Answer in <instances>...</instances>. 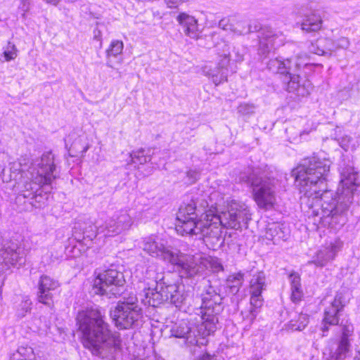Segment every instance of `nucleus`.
Segmentation results:
<instances>
[{
  "mask_svg": "<svg viewBox=\"0 0 360 360\" xmlns=\"http://www.w3.org/2000/svg\"><path fill=\"white\" fill-rule=\"evenodd\" d=\"M124 44L120 40H112L106 50V65L113 68V58L119 57L123 51Z\"/></svg>",
  "mask_w": 360,
  "mask_h": 360,
  "instance_id": "26",
  "label": "nucleus"
},
{
  "mask_svg": "<svg viewBox=\"0 0 360 360\" xmlns=\"http://www.w3.org/2000/svg\"><path fill=\"white\" fill-rule=\"evenodd\" d=\"M189 184L195 183L200 176V173L195 169H191L187 172L186 175Z\"/></svg>",
  "mask_w": 360,
  "mask_h": 360,
  "instance_id": "38",
  "label": "nucleus"
},
{
  "mask_svg": "<svg viewBox=\"0 0 360 360\" xmlns=\"http://www.w3.org/2000/svg\"><path fill=\"white\" fill-rule=\"evenodd\" d=\"M266 282L264 272L259 271L252 275L250 281L249 292L250 295V308L248 311L243 312V319L250 326L263 305L262 292L266 290Z\"/></svg>",
  "mask_w": 360,
  "mask_h": 360,
  "instance_id": "12",
  "label": "nucleus"
},
{
  "mask_svg": "<svg viewBox=\"0 0 360 360\" xmlns=\"http://www.w3.org/2000/svg\"><path fill=\"white\" fill-rule=\"evenodd\" d=\"M328 304L324 310L322 330L323 333L328 330V325H338L339 316L345 307L342 293H337L334 298L328 302Z\"/></svg>",
  "mask_w": 360,
  "mask_h": 360,
  "instance_id": "16",
  "label": "nucleus"
},
{
  "mask_svg": "<svg viewBox=\"0 0 360 360\" xmlns=\"http://www.w3.org/2000/svg\"><path fill=\"white\" fill-rule=\"evenodd\" d=\"M330 161L312 156L302 160L292 171L295 184L303 194L302 204L309 210V217H314V224H331L345 223L342 214L352 203L353 197L360 195V180L358 171L352 166H346L340 172V181L336 192L327 190L326 177Z\"/></svg>",
  "mask_w": 360,
  "mask_h": 360,
  "instance_id": "1",
  "label": "nucleus"
},
{
  "mask_svg": "<svg viewBox=\"0 0 360 360\" xmlns=\"http://www.w3.org/2000/svg\"><path fill=\"white\" fill-rule=\"evenodd\" d=\"M322 20L319 15L311 14L305 17L302 23V30L307 32H316L321 27Z\"/></svg>",
  "mask_w": 360,
  "mask_h": 360,
  "instance_id": "29",
  "label": "nucleus"
},
{
  "mask_svg": "<svg viewBox=\"0 0 360 360\" xmlns=\"http://www.w3.org/2000/svg\"><path fill=\"white\" fill-rule=\"evenodd\" d=\"M177 21L184 29V32L188 37L197 39L200 31L198 28L197 20L185 13H181L177 16Z\"/></svg>",
  "mask_w": 360,
  "mask_h": 360,
  "instance_id": "21",
  "label": "nucleus"
},
{
  "mask_svg": "<svg viewBox=\"0 0 360 360\" xmlns=\"http://www.w3.org/2000/svg\"><path fill=\"white\" fill-rule=\"evenodd\" d=\"M229 49L230 46L226 44H223L222 49L219 47V56L220 57H223V59L219 63L218 66L212 69L209 66L205 65L202 69L203 73L206 76L210 77L215 85H219V84L226 81V66L229 64V58L231 57Z\"/></svg>",
  "mask_w": 360,
  "mask_h": 360,
  "instance_id": "15",
  "label": "nucleus"
},
{
  "mask_svg": "<svg viewBox=\"0 0 360 360\" xmlns=\"http://www.w3.org/2000/svg\"><path fill=\"white\" fill-rule=\"evenodd\" d=\"M351 353L350 341L340 340L337 348L331 352L328 360H345Z\"/></svg>",
  "mask_w": 360,
  "mask_h": 360,
  "instance_id": "25",
  "label": "nucleus"
},
{
  "mask_svg": "<svg viewBox=\"0 0 360 360\" xmlns=\"http://www.w3.org/2000/svg\"><path fill=\"white\" fill-rule=\"evenodd\" d=\"M137 300L136 297H129L126 301L118 302L111 312L115 324L120 329H128L139 325L143 315Z\"/></svg>",
  "mask_w": 360,
  "mask_h": 360,
  "instance_id": "11",
  "label": "nucleus"
},
{
  "mask_svg": "<svg viewBox=\"0 0 360 360\" xmlns=\"http://www.w3.org/2000/svg\"><path fill=\"white\" fill-rule=\"evenodd\" d=\"M240 180L250 184L254 200L260 208L269 209L274 206L276 199L274 179L255 170L249 175L241 174Z\"/></svg>",
  "mask_w": 360,
  "mask_h": 360,
  "instance_id": "8",
  "label": "nucleus"
},
{
  "mask_svg": "<svg viewBox=\"0 0 360 360\" xmlns=\"http://www.w3.org/2000/svg\"><path fill=\"white\" fill-rule=\"evenodd\" d=\"M208 202L210 209L197 219V206L194 201L181 205L176 214V231L181 235H200L205 243H216L221 238L222 227L239 229L242 224H246L251 219V213L248 207L235 200H227L224 210L218 211L219 205L223 198L218 191L209 193Z\"/></svg>",
  "mask_w": 360,
  "mask_h": 360,
  "instance_id": "2",
  "label": "nucleus"
},
{
  "mask_svg": "<svg viewBox=\"0 0 360 360\" xmlns=\"http://www.w3.org/2000/svg\"><path fill=\"white\" fill-rule=\"evenodd\" d=\"M85 250L83 248L82 245L80 242L76 245H68L65 248V253L68 257L71 258H77L80 257Z\"/></svg>",
  "mask_w": 360,
  "mask_h": 360,
  "instance_id": "34",
  "label": "nucleus"
},
{
  "mask_svg": "<svg viewBox=\"0 0 360 360\" xmlns=\"http://www.w3.org/2000/svg\"><path fill=\"white\" fill-rule=\"evenodd\" d=\"M65 142L70 155L72 157L77 156L79 154L83 155L89 148L85 137L79 136L75 132L70 134L65 139Z\"/></svg>",
  "mask_w": 360,
  "mask_h": 360,
  "instance_id": "19",
  "label": "nucleus"
},
{
  "mask_svg": "<svg viewBox=\"0 0 360 360\" xmlns=\"http://www.w3.org/2000/svg\"><path fill=\"white\" fill-rule=\"evenodd\" d=\"M129 157L130 162L128 163V165H134V168H139L140 165H142L146 163L148 161L151 160V158L143 150L133 151L130 154Z\"/></svg>",
  "mask_w": 360,
  "mask_h": 360,
  "instance_id": "32",
  "label": "nucleus"
},
{
  "mask_svg": "<svg viewBox=\"0 0 360 360\" xmlns=\"http://www.w3.org/2000/svg\"><path fill=\"white\" fill-rule=\"evenodd\" d=\"M267 67L270 71L283 77V82L286 83V90L295 94L298 96H306L309 94L311 84L309 81H302L299 75L292 73V58L284 59L282 57L271 59Z\"/></svg>",
  "mask_w": 360,
  "mask_h": 360,
  "instance_id": "9",
  "label": "nucleus"
},
{
  "mask_svg": "<svg viewBox=\"0 0 360 360\" xmlns=\"http://www.w3.org/2000/svg\"><path fill=\"white\" fill-rule=\"evenodd\" d=\"M309 50L317 55H331L337 50L335 42L330 39H319L316 44H311Z\"/></svg>",
  "mask_w": 360,
  "mask_h": 360,
  "instance_id": "24",
  "label": "nucleus"
},
{
  "mask_svg": "<svg viewBox=\"0 0 360 360\" xmlns=\"http://www.w3.org/2000/svg\"><path fill=\"white\" fill-rule=\"evenodd\" d=\"M25 352L24 356L26 355L27 357L24 359V360H36L35 355L33 352V349L31 347L24 348Z\"/></svg>",
  "mask_w": 360,
  "mask_h": 360,
  "instance_id": "42",
  "label": "nucleus"
},
{
  "mask_svg": "<svg viewBox=\"0 0 360 360\" xmlns=\"http://www.w3.org/2000/svg\"><path fill=\"white\" fill-rule=\"evenodd\" d=\"M219 25L224 30L230 31L236 35L246 34L252 32L251 26L247 21L238 20L235 17L221 20Z\"/></svg>",
  "mask_w": 360,
  "mask_h": 360,
  "instance_id": "20",
  "label": "nucleus"
},
{
  "mask_svg": "<svg viewBox=\"0 0 360 360\" xmlns=\"http://www.w3.org/2000/svg\"><path fill=\"white\" fill-rule=\"evenodd\" d=\"M340 146L345 151H353L359 146V141L350 136L345 135L341 137L335 136Z\"/></svg>",
  "mask_w": 360,
  "mask_h": 360,
  "instance_id": "31",
  "label": "nucleus"
},
{
  "mask_svg": "<svg viewBox=\"0 0 360 360\" xmlns=\"http://www.w3.org/2000/svg\"><path fill=\"white\" fill-rule=\"evenodd\" d=\"M20 356V354L18 352L16 354H13L11 360H19L18 356Z\"/></svg>",
  "mask_w": 360,
  "mask_h": 360,
  "instance_id": "44",
  "label": "nucleus"
},
{
  "mask_svg": "<svg viewBox=\"0 0 360 360\" xmlns=\"http://www.w3.org/2000/svg\"><path fill=\"white\" fill-rule=\"evenodd\" d=\"M337 50L339 49H346L349 46V41L346 37H341L335 42Z\"/></svg>",
  "mask_w": 360,
  "mask_h": 360,
  "instance_id": "39",
  "label": "nucleus"
},
{
  "mask_svg": "<svg viewBox=\"0 0 360 360\" xmlns=\"http://www.w3.org/2000/svg\"><path fill=\"white\" fill-rule=\"evenodd\" d=\"M31 304V302H28V300H24V309L28 307Z\"/></svg>",
  "mask_w": 360,
  "mask_h": 360,
  "instance_id": "45",
  "label": "nucleus"
},
{
  "mask_svg": "<svg viewBox=\"0 0 360 360\" xmlns=\"http://www.w3.org/2000/svg\"><path fill=\"white\" fill-rule=\"evenodd\" d=\"M342 246L340 240L331 242L329 245L321 247L313 256L309 264H314L317 267H323L332 262Z\"/></svg>",
  "mask_w": 360,
  "mask_h": 360,
  "instance_id": "17",
  "label": "nucleus"
},
{
  "mask_svg": "<svg viewBox=\"0 0 360 360\" xmlns=\"http://www.w3.org/2000/svg\"><path fill=\"white\" fill-rule=\"evenodd\" d=\"M308 323V316L306 314H295L293 318L285 324V329L291 331L302 330Z\"/></svg>",
  "mask_w": 360,
  "mask_h": 360,
  "instance_id": "28",
  "label": "nucleus"
},
{
  "mask_svg": "<svg viewBox=\"0 0 360 360\" xmlns=\"http://www.w3.org/2000/svg\"><path fill=\"white\" fill-rule=\"evenodd\" d=\"M184 0H165V2L169 8H176L184 2Z\"/></svg>",
  "mask_w": 360,
  "mask_h": 360,
  "instance_id": "43",
  "label": "nucleus"
},
{
  "mask_svg": "<svg viewBox=\"0 0 360 360\" xmlns=\"http://www.w3.org/2000/svg\"><path fill=\"white\" fill-rule=\"evenodd\" d=\"M77 321L84 347L103 359H115L121 349L120 337L109 329L108 324L97 309L79 311Z\"/></svg>",
  "mask_w": 360,
  "mask_h": 360,
  "instance_id": "3",
  "label": "nucleus"
},
{
  "mask_svg": "<svg viewBox=\"0 0 360 360\" xmlns=\"http://www.w3.org/2000/svg\"><path fill=\"white\" fill-rule=\"evenodd\" d=\"M25 165H27L25 176L30 182L24 184V198L37 197L35 194L41 188H51L53 181L58 177L54 155L51 151L38 158L27 159Z\"/></svg>",
  "mask_w": 360,
  "mask_h": 360,
  "instance_id": "6",
  "label": "nucleus"
},
{
  "mask_svg": "<svg viewBox=\"0 0 360 360\" xmlns=\"http://www.w3.org/2000/svg\"><path fill=\"white\" fill-rule=\"evenodd\" d=\"M125 284L122 272L115 269H108L97 274L94 281L95 292L99 295L117 296Z\"/></svg>",
  "mask_w": 360,
  "mask_h": 360,
  "instance_id": "13",
  "label": "nucleus"
},
{
  "mask_svg": "<svg viewBox=\"0 0 360 360\" xmlns=\"http://www.w3.org/2000/svg\"><path fill=\"white\" fill-rule=\"evenodd\" d=\"M60 286L58 281L49 276L43 275L38 283L37 300L40 303L51 306L53 304V292Z\"/></svg>",
  "mask_w": 360,
  "mask_h": 360,
  "instance_id": "18",
  "label": "nucleus"
},
{
  "mask_svg": "<svg viewBox=\"0 0 360 360\" xmlns=\"http://www.w3.org/2000/svg\"><path fill=\"white\" fill-rule=\"evenodd\" d=\"M244 281V274L242 272H237L229 275L226 281V286L229 288L233 294L237 293Z\"/></svg>",
  "mask_w": 360,
  "mask_h": 360,
  "instance_id": "30",
  "label": "nucleus"
},
{
  "mask_svg": "<svg viewBox=\"0 0 360 360\" xmlns=\"http://www.w3.org/2000/svg\"><path fill=\"white\" fill-rule=\"evenodd\" d=\"M338 130V131H340L339 127H337V129H336V131H337Z\"/></svg>",
  "mask_w": 360,
  "mask_h": 360,
  "instance_id": "46",
  "label": "nucleus"
},
{
  "mask_svg": "<svg viewBox=\"0 0 360 360\" xmlns=\"http://www.w3.org/2000/svg\"><path fill=\"white\" fill-rule=\"evenodd\" d=\"M224 44H226L230 46L229 51L231 53V57L229 58V60L231 58H233V60H234L236 62H240L243 60V56H244L243 49L240 47H236V46H231V44H229V43H227L226 41H223L221 44H219L218 45H217V50L218 52H219V47H220L221 49H222V46Z\"/></svg>",
  "mask_w": 360,
  "mask_h": 360,
  "instance_id": "33",
  "label": "nucleus"
},
{
  "mask_svg": "<svg viewBox=\"0 0 360 360\" xmlns=\"http://www.w3.org/2000/svg\"><path fill=\"white\" fill-rule=\"evenodd\" d=\"M177 21L184 29V32L188 37L197 39L200 31L198 28L197 20L185 13H181L177 16Z\"/></svg>",
  "mask_w": 360,
  "mask_h": 360,
  "instance_id": "22",
  "label": "nucleus"
},
{
  "mask_svg": "<svg viewBox=\"0 0 360 360\" xmlns=\"http://www.w3.org/2000/svg\"><path fill=\"white\" fill-rule=\"evenodd\" d=\"M291 286V300L294 302H300L303 296L299 274L292 272L289 276Z\"/></svg>",
  "mask_w": 360,
  "mask_h": 360,
  "instance_id": "27",
  "label": "nucleus"
},
{
  "mask_svg": "<svg viewBox=\"0 0 360 360\" xmlns=\"http://www.w3.org/2000/svg\"><path fill=\"white\" fill-rule=\"evenodd\" d=\"M222 298L213 287L210 286L202 295L201 323L196 325L188 320L176 323L170 329L172 336L184 340L188 347L206 344V338L216 330L217 314L221 311Z\"/></svg>",
  "mask_w": 360,
  "mask_h": 360,
  "instance_id": "5",
  "label": "nucleus"
},
{
  "mask_svg": "<svg viewBox=\"0 0 360 360\" xmlns=\"http://www.w3.org/2000/svg\"><path fill=\"white\" fill-rule=\"evenodd\" d=\"M4 55L6 61H9L13 59L16 56L15 51L14 50V46L11 47V50H9L8 49L7 50L4 51Z\"/></svg>",
  "mask_w": 360,
  "mask_h": 360,
  "instance_id": "41",
  "label": "nucleus"
},
{
  "mask_svg": "<svg viewBox=\"0 0 360 360\" xmlns=\"http://www.w3.org/2000/svg\"><path fill=\"white\" fill-rule=\"evenodd\" d=\"M307 58L305 56L304 58L297 57V60L293 62L295 69L299 70L302 67L307 66L309 63L307 62Z\"/></svg>",
  "mask_w": 360,
  "mask_h": 360,
  "instance_id": "40",
  "label": "nucleus"
},
{
  "mask_svg": "<svg viewBox=\"0 0 360 360\" xmlns=\"http://www.w3.org/2000/svg\"><path fill=\"white\" fill-rule=\"evenodd\" d=\"M159 291L153 288H148L144 294H139L140 300L145 304L153 307H157L162 302H169L176 307H180L184 302L185 297L181 292V286L176 284L166 285L160 283L157 285Z\"/></svg>",
  "mask_w": 360,
  "mask_h": 360,
  "instance_id": "10",
  "label": "nucleus"
},
{
  "mask_svg": "<svg viewBox=\"0 0 360 360\" xmlns=\"http://www.w3.org/2000/svg\"><path fill=\"white\" fill-rule=\"evenodd\" d=\"M258 53L266 56L270 51L284 44L285 37L280 31L269 27H264L259 35Z\"/></svg>",
  "mask_w": 360,
  "mask_h": 360,
  "instance_id": "14",
  "label": "nucleus"
},
{
  "mask_svg": "<svg viewBox=\"0 0 360 360\" xmlns=\"http://www.w3.org/2000/svg\"><path fill=\"white\" fill-rule=\"evenodd\" d=\"M290 235L288 229L283 224L273 223L266 228L264 238L276 243L280 240H285Z\"/></svg>",
  "mask_w": 360,
  "mask_h": 360,
  "instance_id": "23",
  "label": "nucleus"
},
{
  "mask_svg": "<svg viewBox=\"0 0 360 360\" xmlns=\"http://www.w3.org/2000/svg\"><path fill=\"white\" fill-rule=\"evenodd\" d=\"M140 247L149 255L176 265L183 276H207L224 270L218 258L174 252L166 245L165 240L158 236L142 238Z\"/></svg>",
  "mask_w": 360,
  "mask_h": 360,
  "instance_id": "4",
  "label": "nucleus"
},
{
  "mask_svg": "<svg viewBox=\"0 0 360 360\" xmlns=\"http://www.w3.org/2000/svg\"><path fill=\"white\" fill-rule=\"evenodd\" d=\"M354 328L352 325L346 324L342 326V335L340 340L349 341V338L352 335Z\"/></svg>",
  "mask_w": 360,
  "mask_h": 360,
  "instance_id": "37",
  "label": "nucleus"
},
{
  "mask_svg": "<svg viewBox=\"0 0 360 360\" xmlns=\"http://www.w3.org/2000/svg\"><path fill=\"white\" fill-rule=\"evenodd\" d=\"M143 213L139 212L133 215L131 210H120L113 214L111 217L99 224L89 225L84 229L83 232V240L86 242H91L97 235L103 234L105 237H112L121 234L129 230L133 224L139 221H142Z\"/></svg>",
  "mask_w": 360,
  "mask_h": 360,
  "instance_id": "7",
  "label": "nucleus"
},
{
  "mask_svg": "<svg viewBox=\"0 0 360 360\" xmlns=\"http://www.w3.org/2000/svg\"><path fill=\"white\" fill-rule=\"evenodd\" d=\"M142 269H143V266L137 265L136 268V273L139 274V272L140 271L141 274V278L153 280L155 282H156V279L158 278L156 277L154 266H150L147 267L145 272L142 271Z\"/></svg>",
  "mask_w": 360,
  "mask_h": 360,
  "instance_id": "35",
  "label": "nucleus"
},
{
  "mask_svg": "<svg viewBox=\"0 0 360 360\" xmlns=\"http://www.w3.org/2000/svg\"><path fill=\"white\" fill-rule=\"evenodd\" d=\"M255 107L252 104L242 103L238 108L239 113L243 115H249L255 112Z\"/></svg>",
  "mask_w": 360,
  "mask_h": 360,
  "instance_id": "36",
  "label": "nucleus"
}]
</instances>
